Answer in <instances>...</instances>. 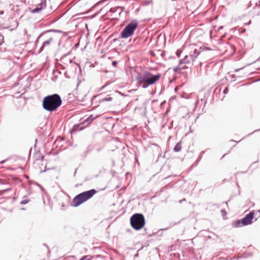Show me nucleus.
I'll list each match as a JSON object with an SVG mask.
<instances>
[{"label":"nucleus","mask_w":260,"mask_h":260,"mask_svg":"<svg viewBox=\"0 0 260 260\" xmlns=\"http://www.w3.org/2000/svg\"><path fill=\"white\" fill-rule=\"evenodd\" d=\"M161 77V74L157 73L155 75L151 72L145 71L140 74L137 77L138 83L143 88H147L158 81Z\"/></svg>","instance_id":"1"},{"label":"nucleus","mask_w":260,"mask_h":260,"mask_svg":"<svg viewBox=\"0 0 260 260\" xmlns=\"http://www.w3.org/2000/svg\"><path fill=\"white\" fill-rule=\"evenodd\" d=\"M62 104V100L57 94L47 95L44 98L42 102L43 108L46 111H55Z\"/></svg>","instance_id":"2"},{"label":"nucleus","mask_w":260,"mask_h":260,"mask_svg":"<svg viewBox=\"0 0 260 260\" xmlns=\"http://www.w3.org/2000/svg\"><path fill=\"white\" fill-rule=\"evenodd\" d=\"M96 192L95 189H92L78 194L73 199L72 206L76 207L80 206L91 199Z\"/></svg>","instance_id":"3"},{"label":"nucleus","mask_w":260,"mask_h":260,"mask_svg":"<svg viewBox=\"0 0 260 260\" xmlns=\"http://www.w3.org/2000/svg\"><path fill=\"white\" fill-rule=\"evenodd\" d=\"M130 223L132 227L135 230L138 231L145 225V220L142 214L136 213L131 217Z\"/></svg>","instance_id":"4"},{"label":"nucleus","mask_w":260,"mask_h":260,"mask_svg":"<svg viewBox=\"0 0 260 260\" xmlns=\"http://www.w3.org/2000/svg\"><path fill=\"white\" fill-rule=\"evenodd\" d=\"M138 26V22L134 20L127 24L120 34L121 38H127L133 35L135 30Z\"/></svg>","instance_id":"5"},{"label":"nucleus","mask_w":260,"mask_h":260,"mask_svg":"<svg viewBox=\"0 0 260 260\" xmlns=\"http://www.w3.org/2000/svg\"><path fill=\"white\" fill-rule=\"evenodd\" d=\"M254 212L253 211L250 212L243 219L235 222L233 223V226L235 228H238L251 224L254 217Z\"/></svg>","instance_id":"6"},{"label":"nucleus","mask_w":260,"mask_h":260,"mask_svg":"<svg viewBox=\"0 0 260 260\" xmlns=\"http://www.w3.org/2000/svg\"><path fill=\"white\" fill-rule=\"evenodd\" d=\"M57 40V38L55 35L49 36L47 39L45 41L42 45L41 49H44L45 47H49L53 44Z\"/></svg>","instance_id":"7"},{"label":"nucleus","mask_w":260,"mask_h":260,"mask_svg":"<svg viewBox=\"0 0 260 260\" xmlns=\"http://www.w3.org/2000/svg\"><path fill=\"white\" fill-rule=\"evenodd\" d=\"M188 56L186 55L183 59L180 60V63L179 66L175 68H174L173 70L175 72H180L181 70L185 69L184 67H182L181 64H185V63H189L191 62L189 59H188Z\"/></svg>","instance_id":"8"},{"label":"nucleus","mask_w":260,"mask_h":260,"mask_svg":"<svg viewBox=\"0 0 260 260\" xmlns=\"http://www.w3.org/2000/svg\"><path fill=\"white\" fill-rule=\"evenodd\" d=\"M200 52H198L196 49H193L192 53L190 52L189 56L191 59V62L192 63L194 62L196 59L197 58Z\"/></svg>","instance_id":"9"},{"label":"nucleus","mask_w":260,"mask_h":260,"mask_svg":"<svg viewBox=\"0 0 260 260\" xmlns=\"http://www.w3.org/2000/svg\"><path fill=\"white\" fill-rule=\"evenodd\" d=\"M182 148L181 143L180 142L178 143L174 148V150L176 152H179Z\"/></svg>","instance_id":"10"},{"label":"nucleus","mask_w":260,"mask_h":260,"mask_svg":"<svg viewBox=\"0 0 260 260\" xmlns=\"http://www.w3.org/2000/svg\"><path fill=\"white\" fill-rule=\"evenodd\" d=\"M79 125H74L72 129V133H73L74 132H76L78 130H81L82 129V128H79Z\"/></svg>","instance_id":"11"},{"label":"nucleus","mask_w":260,"mask_h":260,"mask_svg":"<svg viewBox=\"0 0 260 260\" xmlns=\"http://www.w3.org/2000/svg\"><path fill=\"white\" fill-rule=\"evenodd\" d=\"M0 183L5 184L7 183V181L6 180H2L0 179Z\"/></svg>","instance_id":"12"},{"label":"nucleus","mask_w":260,"mask_h":260,"mask_svg":"<svg viewBox=\"0 0 260 260\" xmlns=\"http://www.w3.org/2000/svg\"><path fill=\"white\" fill-rule=\"evenodd\" d=\"M112 100V98L111 97H109L108 98H105L103 100V101H111Z\"/></svg>","instance_id":"13"},{"label":"nucleus","mask_w":260,"mask_h":260,"mask_svg":"<svg viewBox=\"0 0 260 260\" xmlns=\"http://www.w3.org/2000/svg\"><path fill=\"white\" fill-rule=\"evenodd\" d=\"M112 64L114 66V67H116V64H117V62L115 61H113L112 62Z\"/></svg>","instance_id":"14"},{"label":"nucleus","mask_w":260,"mask_h":260,"mask_svg":"<svg viewBox=\"0 0 260 260\" xmlns=\"http://www.w3.org/2000/svg\"><path fill=\"white\" fill-rule=\"evenodd\" d=\"M4 14V11L2 10H0V15H2Z\"/></svg>","instance_id":"15"},{"label":"nucleus","mask_w":260,"mask_h":260,"mask_svg":"<svg viewBox=\"0 0 260 260\" xmlns=\"http://www.w3.org/2000/svg\"><path fill=\"white\" fill-rule=\"evenodd\" d=\"M26 203V202L25 201H23L21 202L22 204H25Z\"/></svg>","instance_id":"16"},{"label":"nucleus","mask_w":260,"mask_h":260,"mask_svg":"<svg viewBox=\"0 0 260 260\" xmlns=\"http://www.w3.org/2000/svg\"><path fill=\"white\" fill-rule=\"evenodd\" d=\"M181 67H184L185 69H186L187 68L186 66H182V64H181Z\"/></svg>","instance_id":"17"},{"label":"nucleus","mask_w":260,"mask_h":260,"mask_svg":"<svg viewBox=\"0 0 260 260\" xmlns=\"http://www.w3.org/2000/svg\"><path fill=\"white\" fill-rule=\"evenodd\" d=\"M10 188H8L6 189L5 190H10Z\"/></svg>","instance_id":"18"},{"label":"nucleus","mask_w":260,"mask_h":260,"mask_svg":"<svg viewBox=\"0 0 260 260\" xmlns=\"http://www.w3.org/2000/svg\"><path fill=\"white\" fill-rule=\"evenodd\" d=\"M38 11V9H35V12H37V11Z\"/></svg>","instance_id":"19"},{"label":"nucleus","mask_w":260,"mask_h":260,"mask_svg":"<svg viewBox=\"0 0 260 260\" xmlns=\"http://www.w3.org/2000/svg\"><path fill=\"white\" fill-rule=\"evenodd\" d=\"M259 212V215H260V212Z\"/></svg>","instance_id":"20"}]
</instances>
